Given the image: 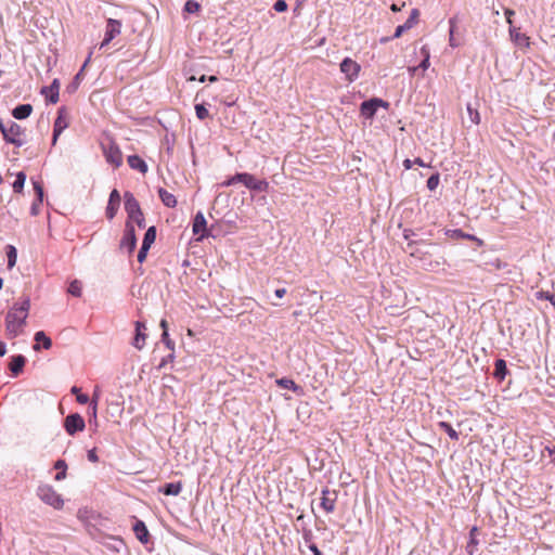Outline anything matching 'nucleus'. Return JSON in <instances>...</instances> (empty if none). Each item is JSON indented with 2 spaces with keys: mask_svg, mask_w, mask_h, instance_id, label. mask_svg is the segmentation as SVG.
I'll list each match as a JSON object with an SVG mask.
<instances>
[{
  "mask_svg": "<svg viewBox=\"0 0 555 555\" xmlns=\"http://www.w3.org/2000/svg\"><path fill=\"white\" fill-rule=\"evenodd\" d=\"M30 309L28 297L13 304L5 317V332L9 338H15L23 334Z\"/></svg>",
  "mask_w": 555,
  "mask_h": 555,
  "instance_id": "1",
  "label": "nucleus"
},
{
  "mask_svg": "<svg viewBox=\"0 0 555 555\" xmlns=\"http://www.w3.org/2000/svg\"><path fill=\"white\" fill-rule=\"evenodd\" d=\"M0 131L5 142L10 144L21 147L26 143L25 129L15 121H0Z\"/></svg>",
  "mask_w": 555,
  "mask_h": 555,
  "instance_id": "2",
  "label": "nucleus"
},
{
  "mask_svg": "<svg viewBox=\"0 0 555 555\" xmlns=\"http://www.w3.org/2000/svg\"><path fill=\"white\" fill-rule=\"evenodd\" d=\"M37 495L43 503L54 507L55 509H61L64 505L62 496L50 485L39 486L37 489Z\"/></svg>",
  "mask_w": 555,
  "mask_h": 555,
  "instance_id": "3",
  "label": "nucleus"
},
{
  "mask_svg": "<svg viewBox=\"0 0 555 555\" xmlns=\"http://www.w3.org/2000/svg\"><path fill=\"white\" fill-rule=\"evenodd\" d=\"M103 153L107 163L114 167H119L122 164V154L118 145L109 140L106 144H103Z\"/></svg>",
  "mask_w": 555,
  "mask_h": 555,
  "instance_id": "4",
  "label": "nucleus"
},
{
  "mask_svg": "<svg viewBox=\"0 0 555 555\" xmlns=\"http://www.w3.org/2000/svg\"><path fill=\"white\" fill-rule=\"evenodd\" d=\"M237 179L248 189L259 192H267L269 183L266 180H258L253 175L247 172L237 173Z\"/></svg>",
  "mask_w": 555,
  "mask_h": 555,
  "instance_id": "5",
  "label": "nucleus"
},
{
  "mask_svg": "<svg viewBox=\"0 0 555 555\" xmlns=\"http://www.w3.org/2000/svg\"><path fill=\"white\" fill-rule=\"evenodd\" d=\"M360 70V64L351 57H345L340 63V72L349 82H352L358 78Z\"/></svg>",
  "mask_w": 555,
  "mask_h": 555,
  "instance_id": "6",
  "label": "nucleus"
},
{
  "mask_svg": "<svg viewBox=\"0 0 555 555\" xmlns=\"http://www.w3.org/2000/svg\"><path fill=\"white\" fill-rule=\"evenodd\" d=\"M121 33V22L115 18H108L105 27V36L100 43V49L105 48L108 43Z\"/></svg>",
  "mask_w": 555,
  "mask_h": 555,
  "instance_id": "7",
  "label": "nucleus"
},
{
  "mask_svg": "<svg viewBox=\"0 0 555 555\" xmlns=\"http://www.w3.org/2000/svg\"><path fill=\"white\" fill-rule=\"evenodd\" d=\"M85 426V421L78 413L68 415L64 422L65 430L70 436L75 435L77 431H82Z\"/></svg>",
  "mask_w": 555,
  "mask_h": 555,
  "instance_id": "8",
  "label": "nucleus"
},
{
  "mask_svg": "<svg viewBox=\"0 0 555 555\" xmlns=\"http://www.w3.org/2000/svg\"><path fill=\"white\" fill-rule=\"evenodd\" d=\"M379 106L387 107L388 103L383 101L382 99L376 98L371 99L369 101H364L360 107L361 115L367 119L373 118Z\"/></svg>",
  "mask_w": 555,
  "mask_h": 555,
  "instance_id": "9",
  "label": "nucleus"
},
{
  "mask_svg": "<svg viewBox=\"0 0 555 555\" xmlns=\"http://www.w3.org/2000/svg\"><path fill=\"white\" fill-rule=\"evenodd\" d=\"M135 246H137V237H135L134 228L132 224H130V222H127L125 234L120 242V247L122 249H127L128 253H132L134 250Z\"/></svg>",
  "mask_w": 555,
  "mask_h": 555,
  "instance_id": "10",
  "label": "nucleus"
},
{
  "mask_svg": "<svg viewBox=\"0 0 555 555\" xmlns=\"http://www.w3.org/2000/svg\"><path fill=\"white\" fill-rule=\"evenodd\" d=\"M68 118L66 116V111L64 108L59 109V115L54 121L53 127V139L52 143L55 144L59 135L68 127Z\"/></svg>",
  "mask_w": 555,
  "mask_h": 555,
  "instance_id": "11",
  "label": "nucleus"
},
{
  "mask_svg": "<svg viewBox=\"0 0 555 555\" xmlns=\"http://www.w3.org/2000/svg\"><path fill=\"white\" fill-rule=\"evenodd\" d=\"M337 501V492L331 491L327 488L322 490V496H321V507L326 513H333L336 506Z\"/></svg>",
  "mask_w": 555,
  "mask_h": 555,
  "instance_id": "12",
  "label": "nucleus"
},
{
  "mask_svg": "<svg viewBox=\"0 0 555 555\" xmlns=\"http://www.w3.org/2000/svg\"><path fill=\"white\" fill-rule=\"evenodd\" d=\"M446 264V259L443 256L433 257L428 256L427 260H425L422 264V268L429 272H437Z\"/></svg>",
  "mask_w": 555,
  "mask_h": 555,
  "instance_id": "13",
  "label": "nucleus"
},
{
  "mask_svg": "<svg viewBox=\"0 0 555 555\" xmlns=\"http://www.w3.org/2000/svg\"><path fill=\"white\" fill-rule=\"evenodd\" d=\"M120 195L117 190H113L109 195L108 205L106 207V217L113 219L118 210Z\"/></svg>",
  "mask_w": 555,
  "mask_h": 555,
  "instance_id": "14",
  "label": "nucleus"
},
{
  "mask_svg": "<svg viewBox=\"0 0 555 555\" xmlns=\"http://www.w3.org/2000/svg\"><path fill=\"white\" fill-rule=\"evenodd\" d=\"M145 324L143 322L137 321L135 322V336L133 338L132 345L134 348L141 350L145 344L146 334L145 331Z\"/></svg>",
  "mask_w": 555,
  "mask_h": 555,
  "instance_id": "15",
  "label": "nucleus"
},
{
  "mask_svg": "<svg viewBox=\"0 0 555 555\" xmlns=\"http://www.w3.org/2000/svg\"><path fill=\"white\" fill-rule=\"evenodd\" d=\"M59 92L60 82L57 79H54L49 87H44L41 90V93L44 94L52 104H55L59 101Z\"/></svg>",
  "mask_w": 555,
  "mask_h": 555,
  "instance_id": "16",
  "label": "nucleus"
},
{
  "mask_svg": "<svg viewBox=\"0 0 555 555\" xmlns=\"http://www.w3.org/2000/svg\"><path fill=\"white\" fill-rule=\"evenodd\" d=\"M206 224H207V222H206L205 216L203 215V212L198 211L195 215V218L193 221V233L199 234L201 235L199 238H204L205 236H207Z\"/></svg>",
  "mask_w": 555,
  "mask_h": 555,
  "instance_id": "17",
  "label": "nucleus"
},
{
  "mask_svg": "<svg viewBox=\"0 0 555 555\" xmlns=\"http://www.w3.org/2000/svg\"><path fill=\"white\" fill-rule=\"evenodd\" d=\"M125 209L128 214V217L142 211L139 202L130 192L125 193Z\"/></svg>",
  "mask_w": 555,
  "mask_h": 555,
  "instance_id": "18",
  "label": "nucleus"
},
{
  "mask_svg": "<svg viewBox=\"0 0 555 555\" xmlns=\"http://www.w3.org/2000/svg\"><path fill=\"white\" fill-rule=\"evenodd\" d=\"M91 55H92V52L89 53V55H88L87 60L85 61L81 69L76 74V76L74 77L73 81L67 86V91L68 92L74 93L78 89L80 82L83 79V70H85L86 66L88 65V63L90 62Z\"/></svg>",
  "mask_w": 555,
  "mask_h": 555,
  "instance_id": "19",
  "label": "nucleus"
},
{
  "mask_svg": "<svg viewBox=\"0 0 555 555\" xmlns=\"http://www.w3.org/2000/svg\"><path fill=\"white\" fill-rule=\"evenodd\" d=\"M133 531L135 533L137 539L140 542H142L144 544L149 542L150 534H149L145 524L142 520H137L134 522Z\"/></svg>",
  "mask_w": 555,
  "mask_h": 555,
  "instance_id": "20",
  "label": "nucleus"
},
{
  "mask_svg": "<svg viewBox=\"0 0 555 555\" xmlns=\"http://www.w3.org/2000/svg\"><path fill=\"white\" fill-rule=\"evenodd\" d=\"M127 162L131 169L138 170L143 175L147 172V169H149L147 165L144 162V159H142L140 156L130 155V156H128Z\"/></svg>",
  "mask_w": 555,
  "mask_h": 555,
  "instance_id": "21",
  "label": "nucleus"
},
{
  "mask_svg": "<svg viewBox=\"0 0 555 555\" xmlns=\"http://www.w3.org/2000/svg\"><path fill=\"white\" fill-rule=\"evenodd\" d=\"M31 112L33 106L30 104H21L12 111V115L16 119H25L30 116Z\"/></svg>",
  "mask_w": 555,
  "mask_h": 555,
  "instance_id": "22",
  "label": "nucleus"
},
{
  "mask_svg": "<svg viewBox=\"0 0 555 555\" xmlns=\"http://www.w3.org/2000/svg\"><path fill=\"white\" fill-rule=\"evenodd\" d=\"M158 195H159V198H160V201L163 202V204L165 206L170 207V208L176 207L177 198H176V196L172 193H170L167 190L160 188L158 190Z\"/></svg>",
  "mask_w": 555,
  "mask_h": 555,
  "instance_id": "23",
  "label": "nucleus"
},
{
  "mask_svg": "<svg viewBox=\"0 0 555 555\" xmlns=\"http://www.w3.org/2000/svg\"><path fill=\"white\" fill-rule=\"evenodd\" d=\"M25 363H26V359L24 356H21V354L14 356L10 363V371L14 375H18L23 371Z\"/></svg>",
  "mask_w": 555,
  "mask_h": 555,
  "instance_id": "24",
  "label": "nucleus"
},
{
  "mask_svg": "<svg viewBox=\"0 0 555 555\" xmlns=\"http://www.w3.org/2000/svg\"><path fill=\"white\" fill-rule=\"evenodd\" d=\"M181 490L182 483L180 481L166 483L162 489H159V491L165 495H178L180 494Z\"/></svg>",
  "mask_w": 555,
  "mask_h": 555,
  "instance_id": "25",
  "label": "nucleus"
},
{
  "mask_svg": "<svg viewBox=\"0 0 555 555\" xmlns=\"http://www.w3.org/2000/svg\"><path fill=\"white\" fill-rule=\"evenodd\" d=\"M276 384L284 388V389H289V390H293L294 392H297V393H302V389L300 386H298L293 379L291 378H280V379H276Z\"/></svg>",
  "mask_w": 555,
  "mask_h": 555,
  "instance_id": "26",
  "label": "nucleus"
},
{
  "mask_svg": "<svg viewBox=\"0 0 555 555\" xmlns=\"http://www.w3.org/2000/svg\"><path fill=\"white\" fill-rule=\"evenodd\" d=\"M507 374L506 362L503 359H498L494 364V377L503 380Z\"/></svg>",
  "mask_w": 555,
  "mask_h": 555,
  "instance_id": "27",
  "label": "nucleus"
},
{
  "mask_svg": "<svg viewBox=\"0 0 555 555\" xmlns=\"http://www.w3.org/2000/svg\"><path fill=\"white\" fill-rule=\"evenodd\" d=\"M35 341L37 343L36 345H34L35 350L39 349V343H42V347L44 349H50L52 346L51 339L42 331H39L35 334Z\"/></svg>",
  "mask_w": 555,
  "mask_h": 555,
  "instance_id": "28",
  "label": "nucleus"
},
{
  "mask_svg": "<svg viewBox=\"0 0 555 555\" xmlns=\"http://www.w3.org/2000/svg\"><path fill=\"white\" fill-rule=\"evenodd\" d=\"M449 25H450V29H449V43L452 48H456L460 46V42L456 40L455 36H454V33H455V29H456V25H457V17L456 16H453L449 20Z\"/></svg>",
  "mask_w": 555,
  "mask_h": 555,
  "instance_id": "29",
  "label": "nucleus"
},
{
  "mask_svg": "<svg viewBox=\"0 0 555 555\" xmlns=\"http://www.w3.org/2000/svg\"><path fill=\"white\" fill-rule=\"evenodd\" d=\"M26 181V175L23 171L16 173V179L12 184L13 191L15 193H22L24 189V184Z\"/></svg>",
  "mask_w": 555,
  "mask_h": 555,
  "instance_id": "30",
  "label": "nucleus"
},
{
  "mask_svg": "<svg viewBox=\"0 0 555 555\" xmlns=\"http://www.w3.org/2000/svg\"><path fill=\"white\" fill-rule=\"evenodd\" d=\"M54 468L59 470L55 475V480L61 481L66 478L67 464L63 460H57L54 464Z\"/></svg>",
  "mask_w": 555,
  "mask_h": 555,
  "instance_id": "31",
  "label": "nucleus"
},
{
  "mask_svg": "<svg viewBox=\"0 0 555 555\" xmlns=\"http://www.w3.org/2000/svg\"><path fill=\"white\" fill-rule=\"evenodd\" d=\"M8 268L12 269L16 264L17 250L13 245L7 246Z\"/></svg>",
  "mask_w": 555,
  "mask_h": 555,
  "instance_id": "32",
  "label": "nucleus"
},
{
  "mask_svg": "<svg viewBox=\"0 0 555 555\" xmlns=\"http://www.w3.org/2000/svg\"><path fill=\"white\" fill-rule=\"evenodd\" d=\"M509 34L512 39L517 43H525L526 46H529V37H527L525 34H521L516 28H511Z\"/></svg>",
  "mask_w": 555,
  "mask_h": 555,
  "instance_id": "33",
  "label": "nucleus"
},
{
  "mask_svg": "<svg viewBox=\"0 0 555 555\" xmlns=\"http://www.w3.org/2000/svg\"><path fill=\"white\" fill-rule=\"evenodd\" d=\"M155 238H156V229H155V227H150L144 234L142 245L151 247V245L155 242Z\"/></svg>",
  "mask_w": 555,
  "mask_h": 555,
  "instance_id": "34",
  "label": "nucleus"
},
{
  "mask_svg": "<svg viewBox=\"0 0 555 555\" xmlns=\"http://www.w3.org/2000/svg\"><path fill=\"white\" fill-rule=\"evenodd\" d=\"M411 257L417 259L420 262H421V266L423 264V262L425 260H427L428 256H430V253L427 251V250H424L420 247H415L412 251H411Z\"/></svg>",
  "mask_w": 555,
  "mask_h": 555,
  "instance_id": "35",
  "label": "nucleus"
},
{
  "mask_svg": "<svg viewBox=\"0 0 555 555\" xmlns=\"http://www.w3.org/2000/svg\"><path fill=\"white\" fill-rule=\"evenodd\" d=\"M451 237H454V238H464V240H470V241H476L478 242L479 245L482 244L481 240L477 238L475 235H472V234H468V233H465L463 232L462 230L457 229V230H453L452 231V234H451Z\"/></svg>",
  "mask_w": 555,
  "mask_h": 555,
  "instance_id": "36",
  "label": "nucleus"
},
{
  "mask_svg": "<svg viewBox=\"0 0 555 555\" xmlns=\"http://www.w3.org/2000/svg\"><path fill=\"white\" fill-rule=\"evenodd\" d=\"M466 111L469 117V120L474 125H478L480 122L479 112L472 106V104H467Z\"/></svg>",
  "mask_w": 555,
  "mask_h": 555,
  "instance_id": "37",
  "label": "nucleus"
},
{
  "mask_svg": "<svg viewBox=\"0 0 555 555\" xmlns=\"http://www.w3.org/2000/svg\"><path fill=\"white\" fill-rule=\"evenodd\" d=\"M82 292L81 283L78 280L70 282L68 293L75 297H80Z\"/></svg>",
  "mask_w": 555,
  "mask_h": 555,
  "instance_id": "38",
  "label": "nucleus"
},
{
  "mask_svg": "<svg viewBox=\"0 0 555 555\" xmlns=\"http://www.w3.org/2000/svg\"><path fill=\"white\" fill-rule=\"evenodd\" d=\"M439 427L442 428L452 440L459 439V434L453 427L447 422H440Z\"/></svg>",
  "mask_w": 555,
  "mask_h": 555,
  "instance_id": "39",
  "label": "nucleus"
},
{
  "mask_svg": "<svg viewBox=\"0 0 555 555\" xmlns=\"http://www.w3.org/2000/svg\"><path fill=\"white\" fill-rule=\"evenodd\" d=\"M128 219L129 220L127 222H130V224H132L134 222V223L138 224L139 228H144L145 227V220H144V216H143L142 211L128 217Z\"/></svg>",
  "mask_w": 555,
  "mask_h": 555,
  "instance_id": "40",
  "label": "nucleus"
},
{
  "mask_svg": "<svg viewBox=\"0 0 555 555\" xmlns=\"http://www.w3.org/2000/svg\"><path fill=\"white\" fill-rule=\"evenodd\" d=\"M418 16H420V12L417 9H413L411 11V14L409 16V18L405 21V26L411 29L414 25L417 24V21H418Z\"/></svg>",
  "mask_w": 555,
  "mask_h": 555,
  "instance_id": "41",
  "label": "nucleus"
},
{
  "mask_svg": "<svg viewBox=\"0 0 555 555\" xmlns=\"http://www.w3.org/2000/svg\"><path fill=\"white\" fill-rule=\"evenodd\" d=\"M201 10V4L195 0H188L184 4L186 13H197Z\"/></svg>",
  "mask_w": 555,
  "mask_h": 555,
  "instance_id": "42",
  "label": "nucleus"
},
{
  "mask_svg": "<svg viewBox=\"0 0 555 555\" xmlns=\"http://www.w3.org/2000/svg\"><path fill=\"white\" fill-rule=\"evenodd\" d=\"M477 530H478L477 527H473L469 532L470 541H469V544L467 545V550H468L469 554L474 553V546L477 545V540H476Z\"/></svg>",
  "mask_w": 555,
  "mask_h": 555,
  "instance_id": "43",
  "label": "nucleus"
},
{
  "mask_svg": "<svg viewBox=\"0 0 555 555\" xmlns=\"http://www.w3.org/2000/svg\"><path fill=\"white\" fill-rule=\"evenodd\" d=\"M196 117L201 120L206 119L209 116L208 109L203 104L195 105Z\"/></svg>",
  "mask_w": 555,
  "mask_h": 555,
  "instance_id": "44",
  "label": "nucleus"
},
{
  "mask_svg": "<svg viewBox=\"0 0 555 555\" xmlns=\"http://www.w3.org/2000/svg\"><path fill=\"white\" fill-rule=\"evenodd\" d=\"M439 181H440V178H439L438 173L430 176L427 180L428 190H430V191L436 190L439 184Z\"/></svg>",
  "mask_w": 555,
  "mask_h": 555,
  "instance_id": "45",
  "label": "nucleus"
},
{
  "mask_svg": "<svg viewBox=\"0 0 555 555\" xmlns=\"http://www.w3.org/2000/svg\"><path fill=\"white\" fill-rule=\"evenodd\" d=\"M34 190L37 193V198L39 203H42L43 199V188L39 181H33Z\"/></svg>",
  "mask_w": 555,
  "mask_h": 555,
  "instance_id": "46",
  "label": "nucleus"
},
{
  "mask_svg": "<svg viewBox=\"0 0 555 555\" xmlns=\"http://www.w3.org/2000/svg\"><path fill=\"white\" fill-rule=\"evenodd\" d=\"M162 340L166 345V347L170 350H173L175 343L169 338L168 331H164L162 334Z\"/></svg>",
  "mask_w": 555,
  "mask_h": 555,
  "instance_id": "47",
  "label": "nucleus"
},
{
  "mask_svg": "<svg viewBox=\"0 0 555 555\" xmlns=\"http://www.w3.org/2000/svg\"><path fill=\"white\" fill-rule=\"evenodd\" d=\"M149 249H150V247L141 245V248H140L139 254H138V261L139 262L142 263L145 260Z\"/></svg>",
  "mask_w": 555,
  "mask_h": 555,
  "instance_id": "48",
  "label": "nucleus"
},
{
  "mask_svg": "<svg viewBox=\"0 0 555 555\" xmlns=\"http://www.w3.org/2000/svg\"><path fill=\"white\" fill-rule=\"evenodd\" d=\"M273 8L276 12H284L287 10V3L284 0H278Z\"/></svg>",
  "mask_w": 555,
  "mask_h": 555,
  "instance_id": "49",
  "label": "nucleus"
},
{
  "mask_svg": "<svg viewBox=\"0 0 555 555\" xmlns=\"http://www.w3.org/2000/svg\"><path fill=\"white\" fill-rule=\"evenodd\" d=\"M99 399H100V393H99V391L95 390L92 395L91 402H90V404H94V420H96V410H98Z\"/></svg>",
  "mask_w": 555,
  "mask_h": 555,
  "instance_id": "50",
  "label": "nucleus"
},
{
  "mask_svg": "<svg viewBox=\"0 0 555 555\" xmlns=\"http://www.w3.org/2000/svg\"><path fill=\"white\" fill-rule=\"evenodd\" d=\"M422 51L425 53V57L421 62L418 67L422 68L423 70H426L429 67V54H428V52H425V49H423Z\"/></svg>",
  "mask_w": 555,
  "mask_h": 555,
  "instance_id": "51",
  "label": "nucleus"
},
{
  "mask_svg": "<svg viewBox=\"0 0 555 555\" xmlns=\"http://www.w3.org/2000/svg\"><path fill=\"white\" fill-rule=\"evenodd\" d=\"M406 30H409V28L405 26V24L399 25L396 28V31L393 34V38H399Z\"/></svg>",
  "mask_w": 555,
  "mask_h": 555,
  "instance_id": "52",
  "label": "nucleus"
},
{
  "mask_svg": "<svg viewBox=\"0 0 555 555\" xmlns=\"http://www.w3.org/2000/svg\"><path fill=\"white\" fill-rule=\"evenodd\" d=\"M236 182H241V179H237V173L235 176H233L232 178H230L229 180H227L225 182H223L222 184L224 186H230Z\"/></svg>",
  "mask_w": 555,
  "mask_h": 555,
  "instance_id": "53",
  "label": "nucleus"
},
{
  "mask_svg": "<svg viewBox=\"0 0 555 555\" xmlns=\"http://www.w3.org/2000/svg\"><path fill=\"white\" fill-rule=\"evenodd\" d=\"M76 399L80 404H86L89 401V397L85 393H78Z\"/></svg>",
  "mask_w": 555,
  "mask_h": 555,
  "instance_id": "54",
  "label": "nucleus"
},
{
  "mask_svg": "<svg viewBox=\"0 0 555 555\" xmlns=\"http://www.w3.org/2000/svg\"><path fill=\"white\" fill-rule=\"evenodd\" d=\"M88 460H89L90 462H93V463H95V462H98V461H99V457H98V455H96V453H95V450H90V451L88 452Z\"/></svg>",
  "mask_w": 555,
  "mask_h": 555,
  "instance_id": "55",
  "label": "nucleus"
},
{
  "mask_svg": "<svg viewBox=\"0 0 555 555\" xmlns=\"http://www.w3.org/2000/svg\"><path fill=\"white\" fill-rule=\"evenodd\" d=\"M41 203H39L38 199L33 203L31 208H30L31 215H34V216L38 215V212H39V205Z\"/></svg>",
  "mask_w": 555,
  "mask_h": 555,
  "instance_id": "56",
  "label": "nucleus"
},
{
  "mask_svg": "<svg viewBox=\"0 0 555 555\" xmlns=\"http://www.w3.org/2000/svg\"><path fill=\"white\" fill-rule=\"evenodd\" d=\"M504 13H505V16H506V22H507L509 25H512V23H513V22H512V16L515 14V13H514V11H513V10H511V9H506Z\"/></svg>",
  "mask_w": 555,
  "mask_h": 555,
  "instance_id": "57",
  "label": "nucleus"
},
{
  "mask_svg": "<svg viewBox=\"0 0 555 555\" xmlns=\"http://www.w3.org/2000/svg\"><path fill=\"white\" fill-rule=\"evenodd\" d=\"M285 294H286V289L285 288H278V289H275V296L279 297V298H282Z\"/></svg>",
  "mask_w": 555,
  "mask_h": 555,
  "instance_id": "58",
  "label": "nucleus"
},
{
  "mask_svg": "<svg viewBox=\"0 0 555 555\" xmlns=\"http://www.w3.org/2000/svg\"><path fill=\"white\" fill-rule=\"evenodd\" d=\"M7 353V346L3 341H0V357H3Z\"/></svg>",
  "mask_w": 555,
  "mask_h": 555,
  "instance_id": "59",
  "label": "nucleus"
},
{
  "mask_svg": "<svg viewBox=\"0 0 555 555\" xmlns=\"http://www.w3.org/2000/svg\"><path fill=\"white\" fill-rule=\"evenodd\" d=\"M310 550L313 552L314 555H322L321 551L314 544L310 546Z\"/></svg>",
  "mask_w": 555,
  "mask_h": 555,
  "instance_id": "60",
  "label": "nucleus"
},
{
  "mask_svg": "<svg viewBox=\"0 0 555 555\" xmlns=\"http://www.w3.org/2000/svg\"><path fill=\"white\" fill-rule=\"evenodd\" d=\"M412 164H413V163H412V160H410V159H405V160L403 162V166H404V168H405V169H411V168H412Z\"/></svg>",
  "mask_w": 555,
  "mask_h": 555,
  "instance_id": "61",
  "label": "nucleus"
},
{
  "mask_svg": "<svg viewBox=\"0 0 555 555\" xmlns=\"http://www.w3.org/2000/svg\"><path fill=\"white\" fill-rule=\"evenodd\" d=\"M160 327L163 328V332L168 331V323L165 319L160 321Z\"/></svg>",
  "mask_w": 555,
  "mask_h": 555,
  "instance_id": "62",
  "label": "nucleus"
},
{
  "mask_svg": "<svg viewBox=\"0 0 555 555\" xmlns=\"http://www.w3.org/2000/svg\"><path fill=\"white\" fill-rule=\"evenodd\" d=\"M546 450L548 451L550 455L553 456L552 461L555 463V449H551L547 447Z\"/></svg>",
  "mask_w": 555,
  "mask_h": 555,
  "instance_id": "63",
  "label": "nucleus"
},
{
  "mask_svg": "<svg viewBox=\"0 0 555 555\" xmlns=\"http://www.w3.org/2000/svg\"><path fill=\"white\" fill-rule=\"evenodd\" d=\"M72 393H75L76 396L80 393V389L77 386L72 387Z\"/></svg>",
  "mask_w": 555,
  "mask_h": 555,
  "instance_id": "64",
  "label": "nucleus"
}]
</instances>
